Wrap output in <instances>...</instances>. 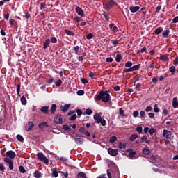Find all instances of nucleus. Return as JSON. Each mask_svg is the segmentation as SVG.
I'll list each match as a JSON object with an SVG mask.
<instances>
[{
	"label": "nucleus",
	"instance_id": "f257e3e1",
	"mask_svg": "<svg viewBox=\"0 0 178 178\" xmlns=\"http://www.w3.org/2000/svg\"><path fill=\"white\" fill-rule=\"evenodd\" d=\"M101 99L103 102H109L111 101V95H109L108 90H101L99 95L95 97V101H101Z\"/></svg>",
	"mask_w": 178,
	"mask_h": 178
},
{
	"label": "nucleus",
	"instance_id": "f03ea898",
	"mask_svg": "<svg viewBox=\"0 0 178 178\" xmlns=\"http://www.w3.org/2000/svg\"><path fill=\"white\" fill-rule=\"evenodd\" d=\"M37 156L41 162H44V163H48L49 162V159L47 158V156L42 154V152H38L37 154Z\"/></svg>",
	"mask_w": 178,
	"mask_h": 178
},
{
	"label": "nucleus",
	"instance_id": "7ed1b4c3",
	"mask_svg": "<svg viewBox=\"0 0 178 178\" xmlns=\"http://www.w3.org/2000/svg\"><path fill=\"white\" fill-rule=\"evenodd\" d=\"M6 158H8V159L12 161V159H15V158H16V153L12 150H10L6 152Z\"/></svg>",
	"mask_w": 178,
	"mask_h": 178
},
{
	"label": "nucleus",
	"instance_id": "20e7f679",
	"mask_svg": "<svg viewBox=\"0 0 178 178\" xmlns=\"http://www.w3.org/2000/svg\"><path fill=\"white\" fill-rule=\"evenodd\" d=\"M163 136L166 138V140H170V138H172V131L164 129Z\"/></svg>",
	"mask_w": 178,
	"mask_h": 178
},
{
	"label": "nucleus",
	"instance_id": "39448f33",
	"mask_svg": "<svg viewBox=\"0 0 178 178\" xmlns=\"http://www.w3.org/2000/svg\"><path fill=\"white\" fill-rule=\"evenodd\" d=\"M3 161L6 163H8L10 170H13V166H14L13 161L10 159H9L8 157L4 158L3 159Z\"/></svg>",
	"mask_w": 178,
	"mask_h": 178
},
{
	"label": "nucleus",
	"instance_id": "423d86ee",
	"mask_svg": "<svg viewBox=\"0 0 178 178\" xmlns=\"http://www.w3.org/2000/svg\"><path fill=\"white\" fill-rule=\"evenodd\" d=\"M33 127H34V123H33V122H29L25 125V130L26 131H30L31 130L33 129Z\"/></svg>",
	"mask_w": 178,
	"mask_h": 178
},
{
	"label": "nucleus",
	"instance_id": "0eeeda50",
	"mask_svg": "<svg viewBox=\"0 0 178 178\" xmlns=\"http://www.w3.org/2000/svg\"><path fill=\"white\" fill-rule=\"evenodd\" d=\"M54 122L56 124H62L63 122V119L62 118V115H58L54 118Z\"/></svg>",
	"mask_w": 178,
	"mask_h": 178
},
{
	"label": "nucleus",
	"instance_id": "6e6552de",
	"mask_svg": "<svg viewBox=\"0 0 178 178\" xmlns=\"http://www.w3.org/2000/svg\"><path fill=\"white\" fill-rule=\"evenodd\" d=\"M108 152L109 155H111V156H116L118 155V150L109 148L108 149Z\"/></svg>",
	"mask_w": 178,
	"mask_h": 178
},
{
	"label": "nucleus",
	"instance_id": "1a4fd4ad",
	"mask_svg": "<svg viewBox=\"0 0 178 178\" xmlns=\"http://www.w3.org/2000/svg\"><path fill=\"white\" fill-rule=\"evenodd\" d=\"M79 131L80 133H82V134H84V136H86V137H90V132L88 131V130L86 129V128L81 127L79 129Z\"/></svg>",
	"mask_w": 178,
	"mask_h": 178
},
{
	"label": "nucleus",
	"instance_id": "9d476101",
	"mask_svg": "<svg viewBox=\"0 0 178 178\" xmlns=\"http://www.w3.org/2000/svg\"><path fill=\"white\" fill-rule=\"evenodd\" d=\"M41 112H42V113H44V115H48V113H49V106H42L40 108Z\"/></svg>",
	"mask_w": 178,
	"mask_h": 178
},
{
	"label": "nucleus",
	"instance_id": "9b49d317",
	"mask_svg": "<svg viewBox=\"0 0 178 178\" xmlns=\"http://www.w3.org/2000/svg\"><path fill=\"white\" fill-rule=\"evenodd\" d=\"M76 12L79 15V16H81L82 17H84V11H83V9L80 7L76 8Z\"/></svg>",
	"mask_w": 178,
	"mask_h": 178
},
{
	"label": "nucleus",
	"instance_id": "f8f14e48",
	"mask_svg": "<svg viewBox=\"0 0 178 178\" xmlns=\"http://www.w3.org/2000/svg\"><path fill=\"white\" fill-rule=\"evenodd\" d=\"M172 107L175 109H177V108H178L177 97H175L173 98V100H172Z\"/></svg>",
	"mask_w": 178,
	"mask_h": 178
},
{
	"label": "nucleus",
	"instance_id": "ddd939ff",
	"mask_svg": "<svg viewBox=\"0 0 178 178\" xmlns=\"http://www.w3.org/2000/svg\"><path fill=\"white\" fill-rule=\"evenodd\" d=\"M51 172V176H53V177H58V176H59V172H58L56 168H52Z\"/></svg>",
	"mask_w": 178,
	"mask_h": 178
},
{
	"label": "nucleus",
	"instance_id": "4468645a",
	"mask_svg": "<svg viewBox=\"0 0 178 178\" xmlns=\"http://www.w3.org/2000/svg\"><path fill=\"white\" fill-rule=\"evenodd\" d=\"M140 64L134 65L133 67H131L130 68H128V70L129 72H134L136 70H138V69H140Z\"/></svg>",
	"mask_w": 178,
	"mask_h": 178
},
{
	"label": "nucleus",
	"instance_id": "2eb2a0df",
	"mask_svg": "<svg viewBox=\"0 0 178 178\" xmlns=\"http://www.w3.org/2000/svg\"><path fill=\"white\" fill-rule=\"evenodd\" d=\"M129 10L132 13H134L138 12V10H140V6H131L129 8Z\"/></svg>",
	"mask_w": 178,
	"mask_h": 178
},
{
	"label": "nucleus",
	"instance_id": "dca6fc26",
	"mask_svg": "<svg viewBox=\"0 0 178 178\" xmlns=\"http://www.w3.org/2000/svg\"><path fill=\"white\" fill-rule=\"evenodd\" d=\"M70 104H65V106H60V111L63 112H66L70 108Z\"/></svg>",
	"mask_w": 178,
	"mask_h": 178
},
{
	"label": "nucleus",
	"instance_id": "f3484780",
	"mask_svg": "<svg viewBox=\"0 0 178 178\" xmlns=\"http://www.w3.org/2000/svg\"><path fill=\"white\" fill-rule=\"evenodd\" d=\"M94 119L97 124H99V121L102 119V117H101V114H95Z\"/></svg>",
	"mask_w": 178,
	"mask_h": 178
},
{
	"label": "nucleus",
	"instance_id": "a211bd4d",
	"mask_svg": "<svg viewBox=\"0 0 178 178\" xmlns=\"http://www.w3.org/2000/svg\"><path fill=\"white\" fill-rule=\"evenodd\" d=\"M119 149H120V151H122V152L126 151V143H120Z\"/></svg>",
	"mask_w": 178,
	"mask_h": 178
},
{
	"label": "nucleus",
	"instance_id": "6ab92c4d",
	"mask_svg": "<svg viewBox=\"0 0 178 178\" xmlns=\"http://www.w3.org/2000/svg\"><path fill=\"white\" fill-rule=\"evenodd\" d=\"M140 143H145L146 144H149V140H148V138L147 137V136H143L140 138Z\"/></svg>",
	"mask_w": 178,
	"mask_h": 178
},
{
	"label": "nucleus",
	"instance_id": "aec40b11",
	"mask_svg": "<svg viewBox=\"0 0 178 178\" xmlns=\"http://www.w3.org/2000/svg\"><path fill=\"white\" fill-rule=\"evenodd\" d=\"M33 175H34V177L35 178H41V177H42V174H41V172L40 171H38V170H35L34 172Z\"/></svg>",
	"mask_w": 178,
	"mask_h": 178
},
{
	"label": "nucleus",
	"instance_id": "412c9836",
	"mask_svg": "<svg viewBox=\"0 0 178 178\" xmlns=\"http://www.w3.org/2000/svg\"><path fill=\"white\" fill-rule=\"evenodd\" d=\"M76 178H87V176L86 175V173L81 172L77 174Z\"/></svg>",
	"mask_w": 178,
	"mask_h": 178
},
{
	"label": "nucleus",
	"instance_id": "4be33fe9",
	"mask_svg": "<svg viewBox=\"0 0 178 178\" xmlns=\"http://www.w3.org/2000/svg\"><path fill=\"white\" fill-rule=\"evenodd\" d=\"M115 2L113 1V0H111L106 4V6L108 9H109V8H112V6H113Z\"/></svg>",
	"mask_w": 178,
	"mask_h": 178
},
{
	"label": "nucleus",
	"instance_id": "5701e85b",
	"mask_svg": "<svg viewBox=\"0 0 178 178\" xmlns=\"http://www.w3.org/2000/svg\"><path fill=\"white\" fill-rule=\"evenodd\" d=\"M39 129H45V127H48V123L42 122L38 125Z\"/></svg>",
	"mask_w": 178,
	"mask_h": 178
},
{
	"label": "nucleus",
	"instance_id": "b1692460",
	"mask_svg": "<svg viewBox=\"0 0 178 178\" xmlns=\"http://www.w3.org/2000/svg\"><path fill=\"white\" fill-rule=\"evenodd\" d=\"M159 59L161 60H163V62H168L169 61V58H168V56H166L165 55L161 56Z\"/></svg>",
	"mask_w": 178,
	"mask_h": 178
},
{
	"label": "nucleus",
	"instance_id": "393cba45",
	"mask_svg": "<svg viewBox=\"0 0 178 178\" xmlns=\"http://www.w3.org/2000/svg\"><path fill=\"white\" fill-rule=\"evenodd\" d=\"M21 103L22 104V105H26L27 104V99H26V97H24V95H23L21 97Z\"/></svg>",
	"mask_w": 178,
	"mask_h": 178
},
{
	"label": "nucleus",
	"instance_id": "a878e982",
	"mask_svg": "<svg viewBox=\"0 0 178 178\" xmlns=\"http://www.w3.org/2000/svg\"><path fill=\"white\" fill-rule=\"evenodd\" d=\"M163 31V29H162V27H159L155 29V34L159 35L162 33Z\"/></svg>",
	"mask_w": 178,
	"mask_h": 178
},
{
	"label": "nucleus",
	"instance_id": "bb28decb",
	"mask_svg": "<svg viewBox=\"0 0 178 178\" xmlns=\"http://www.w3.org/2000/svg\"><path fill=\"white\" fill-rule=\"evenodd\" d=\"M49 42H50L49 39H47V40H45V42L44 43V46H43V48L44 49H47V48H48V47L49 45Z\"/></svg>",
	"mask_w": 178,
	"mask_h": 178
},
{
	"label": "nucleus",
	"instance_id": "cd10ccee",
	"mask_svg": "<svg viewBox=\"0 0 178 178\" xmlns=\"http://www.w3.org/2000/svg\"><path fill=\"white\" fill-rule=\"evenodd\" d=\"M122 60V54H118L116 55V57H115V61L119 63Z\"/></svg>",
	"mask_w": 178,
	"mask_h": 178
},
{
	"label": "nucleus",
	"instance_id": "c85d7f7f",
	"mask_svg": "<svg viewBox=\"0 0 178 178\" xmlns=\"http://www.w3.org/2000/svg\"><path fill=\"white\" fill-rule=\"evenodd\" d=\"M74 140L76 144H83V139L81 138H75Z\"/></svg>",
	"mask_w": 178,
	"mask_h": 178
},
{
	"label": "nucleus",
	"instance_id": "c756f323",
	"mask_svg": "<svg viewBox=\"0 0 178 178\" xmlns=\"http://www.w3.org/2000/svg\"><path fill=\"white\" fill-rule=\"evenodd\" d=\"M56 111V104H54L51 105V113H55Z\"/></svg>",
	"mask_w": 178,
	"mask_h": 178
},
{
	"label": "nucleus",
	"instance_id": "7c9ffc66",
	"mask_svg": "<svg viewBox=\"0 0 178 178\" xmlns=\"http://www.w3.org/2000/svg\"><path fill=\"white\" fill-rule=\"evenodd\" d=\"M138 138V135H137V134H133V135H131V136H130L129 140H130L131 141H134V140H136V138Z\"/></svg>",
	"mask_w": 178,
	"mask_h": 178
},
{
	"label": "nucleus",
	"instance_id": "2f4dec72",
	"mask_svg": "<svg viewBox=\"0 0 178 178\" xmlns=\"http://www.w3.org/2000/svg\"><path fill=\"white\" fill-rule=\"evenodd\" d=\"M118 140V138H116V136H113L111 138H110V143H111V144H113V143L115 141H116Z\"/></svg>",
	"mask_w": 178,
	"mask_h": 178
},
{
	"label": "nucleus",
	"instance_id": "473e14b6",
	"mask_svg": "<svg viewBox=\"0 0 178 178\" xmlns=\"http://www.w3.org/2000/svg\"><path fill=\"white\" fill-rule=\"evenodd\" d=\"M149 152H150L149 149H147V148H145L143 150V153L145 154V155H149Z\"/></svg>",
	"mask_w": 178,
	"mask_h": 178
},
{
	"label": "nucleus",
	"instance_id": "72a5a7b5",
	"mask_svg": "<svg viewBox=\"0 0 178 178\" xmlns=\"http://www.w3.org/2000/svg\"><path fill=\"white\" fill-rule=\"evenodd\" d=\"M129 156L131 159H133V158H134L136 156V152H130Z\"/></svg>",
	"mask_w": 178,
	"mask_h": 178
},
{
	"label": "nucleus",
	"instance_id": "f704fd0d",
	"mask_svg": "<svg viewBox=\"0 0 178 178\" xmlns=\"http://www.w3.org/2000/svg\"><path fill=\"white\" fill-rule=\"evenodd\" d=\"M50 41L52 42V44H56V42H58V39H56L55 37H51Z\"/></svg>",
	"mask_w": 178,
	"mask_h": 178
},
{
	"label": "nucleus",
	"instance_id": "c9c22d12",
	"mask_svg": "<svg viewBox=\"0 0 178 178\" xmlns=\"http://www.w3.org/2000/svg\"><path fill=\"white\" fill-rule=\"evenodd\" d=\"M154 112H155L156 113H158V112H159V108L158 107V104H155L154 106Z\"/></svg>",
	"mask_w": 178,
	"mask_h": 178
},
{
	"label": "nucleus",
	"instance_id": "e433bc0d",
	"mask_svg": "<svg viewBox=\"0 0 178 178\" xmlns=\"http://www.w3.org/2000/svg\"><path fill=\"white\" fill-rule=\"evenodd\" d=\"M99 123L102 124V126H106V120L104 119H101L99 121Z\"/></svg>",
	"mask_w": 178,
	"mask_h": 178
},
{
	"label": "nucleus",
	"instance_id": "4c0bfd02",
	"mask_svg": "<svg viewBox=\"0 0 178 178\" xmlns=\"http://www.w3.org/2000/svg\"><path fill=\"white\" fill-rule=\"evenodd\" d=\"M133 66V63L128 61L125 63V67H131Z\"/></svg>",
	"mask_w": 178,
	"mask_h": 178
},
{
	"label": "nucleus",
	"instance_id": "58836bf2",
	"mask_svg": "<svg viewBox=\"0 0 178 178\" xmlns=\"http://www.w3.org/2000/svg\"><path fill=\"white\" fill-rule=\"evenodd\" d=\"M169 71L171 73H175L176 72V67L175 66H172L169 68Z\"/></svg>",
	"mask_w": 178,
	"mask_h": 178
},
{
	"label": "nucleus",
	"instance_id": "ea45409f",
	"mask_svg": "<svg viewBox=\"0 0 178 178\" xmlns=\"http://www.w3.org/2000/svg\"><path fill=\"white\" fill-rule=\"evenodd\" d=\"M94 38V34L92 33H88L87 35H86V38L87 40H91L92 38Z\"/></svg>",
	"mask_w": 178,
	"mask_h": 178
},
{
	"label": "nucleus",
	"instance_id": "a19ab883",
	"mask_svg": "<svg viewBox=\"0 0 178 178\" xmlns=\"http://www.w3.org/2000/svg\"><path fill=\"white\" fill-rule=\"evenodd\" d=\"M61 85H62V80L58 79V80L56 82V87H60Z\"/></svg>",
	"mask_w": 178,
	"mask_h": 178
},
{
	"label": "nucleus",
	"instance_id": "79ce46f5",
	"mask_svg": "<svg viewBox=\"0 0 178 178\" xmlns=\"http://www.w3.org/2000/svg\"><path fill=\"white\" fill-rule=\"evenodd\" d=\"M168 35H169V30H165L163 32V37H168Z\"/></svg>",
	"mask_w": 178,
	"mask_h": 178
},
{
	"label": "nucleus",
	"instance_id": "37998d69",
	"mask_svg": "<svg viewBox=\"0 0 178 178\" xmlns=\"http://www.w3.org/2000/svg\"><path fill=\"white\" fill-rule=\"evenodd\" d=\"M136 131H138V133H139L140 134H141V133H143V127H138L136 128Z\"/></svg>",
	"mask_w": 178,
	"mask_h": 178
},
{
	"label": "nucleus",
	"instance_id": "c03bdc74",
	"mask_svg": "<svg viewBox=\"0 0 178 178\" xmlns=\"http://www.w3.org/2000/svg\"><path fill=\"white\" fill-rule=\"evenodd\" d=\"M65 33L67 34V35H73V32H72L70 30L65 29Z\"/></svg>",
	"mask_w": 178,
	"mask_h": 178
},
{
	"label": "nucleus",
	"instance_id": "a18cd8bd",
	"mask_svg": "<svg viewBox=\"0 0 178 178\" xmlns=\"http://www.w3.org/2000/svg\"><path fill=\"white\" fill-rule=\"evenodd\" d=\"M63 130H65V131H70V127H69V125L67 124L63 125Z\"/></svg>",
	"mask_w": 178,
	"mask_h": 178
},
{
	"label": "nucleus",
	"instance_id": "49530a36",
	"mask_svg": "<svg viewBox=\"0 0 178 178\" xmlns=\"http://www.w3.org/2000/svg\"><path fill=\"white\" fill-rule=\"evenodd\" d=\"M17 139L18 140V141H24V138H23V136H22L21 135H17Z\"/></svg>",
	"mask_w": 178,
	"mask_h": 178
},
{
	"label": "nucleus",
	"instance_id": "de8ad7c7",
	"mask_svg": "<svg viewBox=\"0 0 178 178\" xmlns=\"http://www.w3.org/2000/svg\"><path fill=\"white\" fill-rule=\"evenodd\" d=\"M19 172L21 173H26V169H24V167L23 166H19Z\"/></svg>",
	"mask_w": 178,
	"mask_h": 178
},
{
	"label": "nucleus",
	"instance_id": "09e8293b",
	"mask_svg": "<svg viewBox=\"0 0 178 178\" xmlns=\"http://www.w3.org/2000/svg\"><path fill=\"white\" fill-rule=\"evenodd\" d=\"M81 81L82 84H87L88 83V81L86 78H82L81 79Z\"/></svg>",
	"mask_w": 178,
	"mask_h": 178
},
{
	"label": "nucleus",
	"instance_id": "8fccbe9b",
	"mask_svg": "<svg viewBox=\"0 0 178 178\" xmlns=\"http://www.w3.org/2000/svg\"><path fill=\"white\" fill-rule=\"evenodd\" d=\"M92 113V110L88 108L86 110V115H91Z\"/></svg>",
	"mask_w": 178,
	"mask_h": 178
},
{
	"label": "nucleus",
	"instance_id": "3c124183",
	"mask_svg": "<svg viewBox=\"0 0 178 178\" xmlns=\"http://www.w3.org/2000/svg\"><path fill=\"white\" fill-rule=\"evenodd\" d=\"M151 111H152V107H151V106H147L145 108V112H151Z\"/></svg>",
	"mask_w": 178,
	"mask_h": 178
},
{
	"label": "nucleus",
	"instance_id": "603ef678",
	"mask_svg": "<svg viewBox=\"0 0 178 178\" xmlns=\"http://www.w3.org/2000/svg\"><path fill=\"white\" fill-rule=\"evenodd\" d=\"M74 51L75 54H79V51H80V47L79 46H76L74 48Z\"/></svg>",
	"mask_w": 178,
	"mask_h": 178
},
{
	"label": "nucleus",
	"instance_id": "864d4df0",
	"mask_svg": "<svg viewBox=\"0 0 178 178\" xmlns=\"http://www.w3.org/2000/svg\"><path fill=\"white\" fill-rule=\"evenodd\" d=\"M155 131H156L155 129L151 128L149 131V133L150 136H152L154 134V133H155Z\"/></svg>",
	"mask_w": 178,
	"mask_h": 178
},
{
	"label": "nucleus",
	"instance_id": "5fc2aeb1",
	"mask_svg": "<svg viewBox=\"0 0 178 178\" xmlns=\"http://www.w3.org/2000/svg\"><path fill=\"white\" fill-rule=\"evenodd\" d=\"M119 113L121 116H124V111L123 110V108L119 109Z\"/></svg>",
	"mask_w": 178,
	"mask_h": 178
},
{
	"label": "nucleus",
	"instance_id": "6e6d98bb",
	"mask_svg": "<svg viewBox=\"0 0 178 178\" xmlns=\"http://www.w3.org/2000/svg\"><path fill=\"white\" fill-rule=\"evenodd\" d=\"M59 173H61L62 175H63L65 178H67L69 176V173H67V172H63L62 171H60Z\"/></svg>",
	"mask_w": 178,
	"mask_h": 178
},
{
	"label": "nucleus",
	"instance_id": "4d7b16f0",
	"mask_svg": "<svg viewBox=\"0 0 178 178\" xmlns=\"http://www.w3.org/2000/svg\"><path fill=\"white\" fill-rule=\"evenodd\" d=\"M0 170L1 172H3L5 170V165L2 163H0Z\"/></svg>",
	"mask_w": 178,
	"mask_h": 178
},
{
	"label": "nucleus",
	"instance_id": "13d9d810",
	"mask_svg": "<svg viewBox=\"0 0 178 178\" xmlns=\"http://www.w3.org/2000/svg\"><path fill=\"white\" fill-rule=\"evenodd\" d=\"M76 119H77V115L76 114H73L70 118V120H76Z\"/></svg>",
	"mask_w": 178,
	"mask_h": 178
},
{
	"label": "nucleus",
	"instance_id": "bf43d9fd",
	"mask_svg": "<svg viewBox=\"0 0 178 178\" xmlns=\"http://www.w3.org/2000/svg\"><path fill=\"white\" fill-rule=\"evenodd\" d=\"M148 116L150 119H154V118H155V114H154V113H149Z\"/></svg>",
	"mask_w": 178,
	"mask_h": 178
},
{
	"label": "nucleus",
	"instance_id": "052dcab7",
	"mask_svg": "<svg viewBox=\"0 0 178 178\" xmlns=\"http://www.w3.org/2000/svg\"><path fill=\"white\" fill-rule=\"evenodd\" d=\"M138 111H134V113H133V116H134V118H138Z\"/></svg>",
	"mask_w": 178,
	"mask_h": 178
},
{
	"label": "nucleus",
	"instance_id": "680f3d73",
	"mask_svg": "<svg viewBox=\"0 0 178 178\" xmlns=\"http://www.w3.org/2000/svg\"><path fill=\"white\" fill-rule=\"evenodd\" d=\"M17 92L18 95H20V84L17 86Z\"/></svg>",
	"mask_w": 178,
	"mask_h": 178
},
{
	"label": "nucleus",
	"instance_id": "e2e57ef3",
	"mask_svg": "<svg viewBox=\"0 0 178 178\" xmlns=\"http://www.w3.org/2000/svg\"><path fill=\"white\" fill-rule=\"evenodd\" d=\"M77 95H84V90H78Z\"/></svg>",
	"mask_w": 178,
	"mask_h": 178
},
{
	"label": "nucleus",
	"instance_id": "0e129e2a",
	"mask_svg": "<svg viewBox=\"0 0 178 178\" xmlns=\"http://www.w3.org/2000/svg\"><path fill=\"white\" fill-rule=\"evenodd\" d=\"M140 115L141 118H144L145 116V111H141L140 112Z\"/></svg>",
	"mask_w": 178,
	"mask_h": 178
},
{
	"label": "nucleus",
	"instance_id": "69168bd1",
	"mask_svg": "<svg viewBox=\"0 0 178 178\" xmlns=\"http://www.w3.org/2000/svg\"><path fill=\"white\" fill-rule=\"evenodd\" d=\"M112 44L114 45V47H116V45H118L119 42L118 40H113Z\"/></svg>",
	"mask_w": 178,
	"mask_h": 178
},
{
	"label": "nucleus",
	"instance_id": "338daca9",
	"mask_svg": "<svg viewBox=\"0 0 178 178\" xmlns=\"http://www.w3.org/2000/svg\"><path fill=\"white\" fill-rule=\"evenodd\" d=\"M172 22L174 23H178V16L175 17L173 19Z\"/></svg>",
	"mask_w": 178,
	"mask_h": 178
},
{
	"label": "nucleus",
	"instance_id": "774afa93",
	"mask_svg": "<svg viewBox=\"0 0 178 178\" xmlns=\"http://www.w3.org/2000/svg\"><path fill=\"white\" fill-rule=\"evenodd\" d=\"M97 178H106V175H101L100 176L97 177Z\"/></svg>",
	"mask_w": 178,
	"mask_h": 178
}]
</instances>
